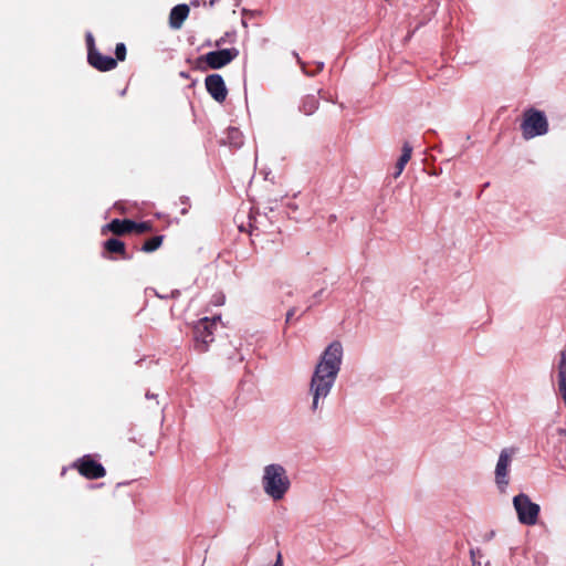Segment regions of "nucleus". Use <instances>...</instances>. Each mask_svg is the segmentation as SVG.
Returning <instances> with one entry per match:
<instances>
[{"label":"nucleus","instance_id":"f257e3e1","mask_svg":"<svg viewBox=\"0 0 566 566\" xmlns=\"http://www.w3.org/2000/svg\"><path fill=\"white\" fill-rule=\"evenodd\" d=\"M342 360L343 345L340 342L334 340L322 353L311 378L312 411H317L321 400L329 395L340 370Z\"/></svg>","mask_w":566,"mask_h":566},{"label":"nucleus","instance_id":"f03ea898","mask_svg":"<svg viewBox=\"0 0 566 566\" xmlns=\"http://www.w3.org/2000/svg\"><path fill=\"white\" fill-rule=\"evenodd\" d=\"M291 481L283 465L272 463L265 465L262 475V488L273 501L282 500L290 490Z\"/></svg>","mask_w":566,"mask_h":566},{"label":"nucleus","instance_id":"7ed1b4c3","mask_svg":"<svg viewBox=\"0 0 566 566\" xmlns=\"http://www.w3.org/2000/svg\"><path fill=\"white\" fill-rule=\"evenodd\" d=\"M521 130L526 140L547 134L548 120L545 113L534 107L526 108L523 112Z\"/></svg>","mask_w":566,"mask_h":566},{"label":"nucleus","instance_id":"20e7f679","mask_svg":"<svg viewBox=\"0 0 566 566\" xmlns=\"http://www.w3.org/2000/svg\"><path fill=\"white\" fill-rule=\"evenodd\" d=\"M220 319V316L202 317L195 323L192 334L196 352L206 353L208 350L209 345L214 340V329Z\"/></svg>","mask_w":566,"mask_h":566},{"label":"nucleus","instance_id":"39448f33","mask_svg":"<svg viewBox=\"0 0 566 566\" xmlns=\"http://www.w3.org/2000/svg\"><path fill=\"white\" fill-rule=\"evenodd\" d=\"M516 447L503 448L499 454V459L494 470V482L501 493L506 492L510 484V468L514 455L517 453Z\"/></svg>","mask_w":566,"mask_h":566},{"label":"nucleus","instance_id":"423d86ee","mask_svg":"<svg viewBox=\"0 0 566 566\" xmlns=\"http://www.w3.org/2000/svg\"><path fill=\"white\" fill-rule=\"evenodd\" d=\"M513 506L521 524L532 526L537 523L541 507L537 503L532 502L527 494L520 493L515 495Z\"/></svg>","mask_w":566,"mask_h":566},{"label":"nucleus","instance_id":"0eeeda50","mask_svg":"<svg viewBox=\"0 0 566 566\" xmlns=\"http://www.w3.org/2000/svg\"><path fill=\"white\" fill-rule=\"evenodd\" d=\"M239 56L237 48L210 51L205 55V61L212 70H219Z\"/></svg>","mask_w":566,"mask_h":566},{"label":"nucleus","instance_id":"6e6552de","mask_svg":"<svg viewBox=\"0 0 566 566\" xmlns=\"http://www.w3.org/2000/svg\"><path fill=\"white\" fill-rule=\"evenodd\" d=\"M205 85L207 92L216 102L222 103L226 101L228 90L220 74L213 73L208 75L205 80Z\"/></svg>","mask_w":566,"mask_h":566},{"label":"nucleus","instance_id":"1a4fd4ad","mask_svg":"<svg viewBox=\"0 0 566 566\" xmlns=\"http://www.w3.org/2000/svg\"><path fill=\"white\" fill-rule=\"evenodd\" d=\"M77 469L83 476L91 480L103 478L106 474L105 468L99 462L91 459L90 455L78 460Z\"/></svg>","mask_w":566,"mask_h":566},{"label":"nucleus","instance_id":"9d476101","mask_svg":"<svg viewBox=\"0 0 566 566\" xmlns=\"http://www.w3.org/2000/svg\"><path fill=\"white\" fill-rule=\"evenodd\" d=\"M88 63L96 70L106 72L116 67L117 61L111 55H103L97 50H90L87 52Z\"/></svg>","mask_w":566,"mask_h":566},{"label":"nucleus","instance_id":"9b49d317","mask_svg":"<svg viewBox=\"0 0 566 566\" xmlns=\"http://www.w3.org/2000/svg\"><path fill=\"white\" fill-rule=\"evenodd\" d=\"M189 7L185 3L175 6L169 14V24L172 29H179L188 18Z\"/></svg>","mask_w":566,"mask_h":566},{"label":"nucleus","instance_id":"f8f14e48","mask_svg":"<svg viewBox=\"0 0 566 566\" xmlns=\"http://www.w3.org/2000/svg\"><path fill=\"white\" fill-rule=\"evenodd\" d=\"M135 221L130 219H114L105 226L106 229L112 231L116 235H123L125 233L133 232Z\"/></svg>","mask_w":566,"mask_h":566},{"label":"nucleus","instance_id":"ddd939ff","mask_svg":"<svg viewBox=\"0 0 566 566\" xmlns=\"http://www.w3.org/2000/svg\"><path fill=\"white\" fill-rule=\"evenodd\" d=\"M104 249L109 253L120 254L122 259L130 260L133 256L126 252L125 243L116 238H111L104 242Z\"/></svg>","mask_w":566,"mask_h":566},{"label":"nucleus","instance_id":"4468645a","mask_svg":"<svg viewBox=\"0 0 566 566\" xmlns=\"http://www.w3.org/2000/svg\"><path fill=\"white\" fill-rule=\"evenodd\" d=\"M411 154H412V146L406 142L402 146V153L396 163L395 172L392 174L394 178H398L402 174L407 163L411 158Z\"/></svg>","mask_w":566,"mask_h":566},{"label":"nucleus","instance_id":"2eb2a0df","mask_svg":"<svg viewBox=\"0 0 566 566\" xmlns=\"http://www.w3.org/2000/svg\"><path fill=\"white\" fill-rule=\"evenodd\" d=\"M318 105H319V102H318L317 96L314 94H308L303 97L301 105H300V111L302 113H304L305 115H312L316 112V109L318 108Z\"/></svg>","mask_w":566,"mask_h":566},{"label":"nucleus","instance_id":"dca6fc26","mask_svg":"<svg viewBox=\"0 0 566 566\" xmlns=\"http://www.w3.org/2000/svg\"><path fill=\"white\" fill-rule=\"evenodd\" d=\"M559 390L563 398H566V350L560 352L558 363Z\"/></svg>","mask_w":566,"mask_h":566},{"label":"nucleus","instance_id":"f3484780","mask_svg":"<svg viewBox=\"0 0 566 566\" xmlns=\"http://www.w3.org/2000/svg\"><path fill=\"white\" fill-rule=\"evenodd\" d=\"M164 235H154L146 240L140 250L146 253L156 251L163 243Z\"/></svg>","mask_w":566,"mask_h":566},{"label":"nucleus","instance_id":"a211bd4d","mask_svg":"<svg viewBox=\"0 0 566 566\" xmlns=\"http://www.w3.org/2000/svg\"><path fill=\"white\" fill-rule=\"evenodd\" d=\"M228 143L235 148H239L243 144L242 134L238 128L230 127L228 129Z\"/></svg>","mask_w":566,"mask_h":566},{"label":"nucleus","instance_id":"6ab92c4d","mask_svg":"<svg viewBox=\"0 0 566 566\" xmlns=\"http://www.w3.org/2000/svg\"><path fill=\"white\" fill-rule=\"evenodd\" d=\"M294 57L296 59L297 63L301 65L302 71L307 76H315L318 72H321L324 69V63L318 62L317 67L315 71H307L305 63L302 61L297 52H293Z\"/></svg>","mask_w":566,"mask_h":566},{"label":"nucleus","instance_id":"aec40b11","mask_svg":"<svg viewBox=\"0 0 566 566\" xmlns=\"http://www.w3.org/2000/svg\"><path fill=\"white\" fill-rule=\"evenodd\" d=\"M235 38V32H226L223 36L216 41V46H221L227 42H233Z\"/></svg>","mask_w":566,"mask_h":566},{"label":"nucleus","instance_id":"412c9836","mask_svg":"<svg viewBox=\"0 0 566 566\" xmlns=\"http://www.w3.org/2000/svg\"><path fill=\"white\" fill-rule=\"evenodd\" d=\"M116 61H124L126 57V45L124 43H117L115 48Z\"/></svg>","mask_w":566,"mask_h":566},{"label":"nucleus","instance_id":"4be33fe9","mask_svg":"<svg viewBox=\"0 0 566 566\" xmlns=\"http://www.w3.org/2000/svg\"><path fill=\"white\" fill-rule=\"evenodd\" d=\"M151 230V224L149 222H136L135 221V227L133 229V231L137 232V233H144V232H148Z\"/></svg>","mask_w":566,"mask_h":566},{"label":"nucleus","instance_id":"5701e85b","mask_svg":"<svg viewBox=\"0 0 566 566\" xmlns=\"http://www.w3.org/2000/svg\"><path fill=\"white\" fill-rule=\"evenodd\" d=\"M180 202L184 206L182 209L180 210V213L181 214H186L188 212L189 207H190L189 198L186 197V196H182V197H180Z\"/></svg>","mask_w":566,"mask_h":566},{"label":"nucleus","instance_id":"b1692460","mask_svg":"<svg viewBox=\"0 0 566 566\" xmlns=\"http://www.w3.org/2000/svg\"><path fill=\"white\" fill-rule=\"evenodd\" d=\"M86 44H87V52H90V50H96L95 43H94V38H93L92 33L86 34Z\"/></svg>","mask_w":566,"mask_h":566},{"label":"nucleus","instance_id":"393cba45","mask_svg":"<svg viewBox=\"0 0 566 566\" xmlns=\"http://www.w3.org/2000/svg\"><path fill=\"white\" fill-rule=\"evenodd\" d=\"M322 293H323V290H319L318 292H316V293L312 296V298H313L314 301H313V302H310V304L307 305V307H306L305 312H306V311H308V310H310V308H311V307H312V306L317 302V300H318V297L322 295Z\"/></svg>","mask_w":566,"mask_h":566},{"label":"nucleus","instance_id":"a878e982","mask_svg":"<svg viewBox=\"0 0 566 566\" xmlns=\"http://www.w3.org/2000/svg\"><path fill=\"white\" fill-rule=\"evenodd\" d=\"M295 313H296V307H292V308H290V310L287 311V313H286V318H285V323H286V324H289V323L292 321V318H293V316L295 315Z\"/></svg>","mask_w":566,"mask_h":566},{"label":"nucleus","instance_id":"bb28decb","mask_svg":"<svg viewBox=\"0 0 566 566\" xmlns=\"http://www.w3.org/2000/svg\"><path fill=\"white\" fill-rule=\"evenodd\" d=\"M476 554H480V549H479V548H476V549H473V548H472V549L470 551L471 560H472V563H473V565H474V566L476 565V559H475Z\"/></svg>","mask_w":566,"mask_h":566},{"label":"nucleus","instance_id":"cd10ccee","mask_svg":"<svg viewBox=\"0 0 566 566\" xmlns=\"http://www.w3.org/2000/svg\"><path fill=\"white\" fill-rule=\"evenodd\" d=\"M273 566H283L282 554L280 552L276 555V560Z\"/></svg>","mask_w":566,"mask_h":566},{"label":"nucleus","instance_id":"c85d7f7f","mask_svg":"<svg viewBox=\"0 0 566 566\" xmlns=\"http://www.w3.org/2000/svg\"><path fill=\"white\" fill-rule=\"evenodd\" d=\"M220 0H210L209 1V7H213L217 2H219Z\"/></svg>","mask_w":566,"mask_h":566},{"label":"nucleus","instance_id":"c756f323","mask_svg":"<svg viewBox=\"0 0 566 566\" xmlns=\"http://www.w3.org/2000/svg\"><path fill=\"white\" fill-rule=\"evenodd\" d=\"M146 398H148V399H150V398H156V395H153V394L147 392V394H146Z\"/></svg>","mask_w":566,"mask_h":566},{"label":"nucleus","instance_id":"7c9ffc66","mask_svg":"<svg viewBox=\"0 0 566 566\" xmlns=\"http://www.w3.org/2000/svg\"><path fill=\"white\" fill-rule=\"evenodd\" d=\"M537 563L544 565L545 564V556H542L541 559Z\"/></svg>","mask_w":566,"mask_h":566},{"label":"nucleus","instance_id":"2f4dec72","mask_svg":"<svg viewBox=\"0 0 566 566\" xmlns=\"http://www.w3.org/2000/svg\"><path fill=\"white\" fill-rule=\"evenodd\" d=\"M180 75H181L182 77H188L187 73H185V72H181V73H180Z\"/></svg>","mask_w":566,"mask_h":566},{"label":"nucleus","instance_id":"473e14b6","mask_svg":"<svg viewBox=\"0 0 566 566\" xmlns=\"http://www.w3.org/2000/svg\"><path fill=\"white\" fill-rule=\"evenodd\" d=\"M494 536V532H491V534H489V537H493Z\"/></svg>","mask_w":566,"mask_h":566}]
</instances>
